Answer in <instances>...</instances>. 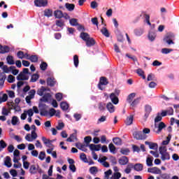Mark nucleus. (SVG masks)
I'll list each match as a JSON object with an SVG mask.
<instances>
[{
  "label": "nucleus",
  "instance_id": "nucleus-39",
  "mask_svg": "<svg viewBox=\"0 0 179 179\" xmlns=\"http://www.w3.org/2000/svg\"><path fill=\"white\" fill-rule=\"evenodd\" d=\"M44 16H46L47 17H51L52 16V10L51 9H45L44 10Z\"/></svg>",
  "mask_w": 179,
  "mask_h": 179
},
{
  "label": "nucleus",
  "instance_id": "nucleus-45",
  "mask_svg": "<svg viewBox=\"0 0 179 179\" xmlns=\"http://www.w3.org/2000/svg\"><path fill=\"white\" fill-rule=\"evenodd\" d=\"M57 82L55 81V79L54 78H48L47 80V83L48 86H54Z\"/></svg>",
  "mask_w": 179,
  "mask_h": 179
},
{
  "label": "nucleus",
  "instance_id": "nucleus-42",
  "mask_svg": "<svg viewBox=\"0 0 179 179\" xmlns=\"http://www.w3.org/2000/svg\"><path fill=\"white\" fill-rule=\"evenodd\" d=\"M73 62L74 66H76V68H78V66H79V57L77 55H75L73 56Z\"/></svg>",
  "mask_w": 179,
  "mask_h": 179
},
{
  "label": "nucleus",
  "instance_id": "nucleus-22",
  "mask_svg": "<svg viewBox=\"0 0 179 179\" xmlns=\"http://www.w3.org/2000/svg\"><path fill=\"white\" fill-rule=\"evenodd\" d=\"M132 122H134V115H130L127 117L125 124L126 125H132Z\"/></svg>",
  "mask_w": 179,
  "mask_h": 179
},
{
  "label": "nucleus",
  "instance_id": "nucleus-56",
  "mask_svg": "<svg viewBox=\"0 0 179 179\" xmlns=\"http://www.w3.org/2000/svg\"><path fill=\"white\" fill-rule=\"evenodd\" d=\"M8 100V95L6 94H3L2 97H0V104L1 103H5Z\"/></svg>",
  "mask_w": 179,
  "mask_h": 179
},
{
  "label": "nucleus",
  "instance_id": "nucleus-25",
  "mask_svg": "<svg viewBox=\"0 0 179 179\" xmlns=\"http://www.w3.org/2000/svg\"><path fill=\"white\" fill-rule=\"evenodd\" d=\"M54 15L57 19H61V18L64 17V13H62V11H61L59 10H55L54 12Z\"/></svg>",
  "mask_w": 179,
  "mask_h": 179
},
{
  "label": "nucleus",
  "instance_id": "nucleus-28",
  "mask_svg": "<svg viewBox=\"0 0 179 179\" xmlns=\"http://www.w3.org/2000/svg\"><path fill=\"white\" fill-rule=\"evenodd\" d=\"M132 169H134V164H129L124 169V173L129 174L132 171Z\"/></svg>",
  "mask_w": 179,
  "mask_h": 179
},
{
  "label": "nucleus",
  "instance_id": "nucleus-59",
  "mask_svg": "<svg viewBox=\"0 0 179 179\" xmlns=\"http://www.w3.org/2000/svg\"><path fill=\"white\" fill-rule=\"evenodd\" d=\"M44 159H45V152L44 151H42L39 153L38 159L44 160Z\"/></svg>",
  "mask_w": 179,
  "mask_h": 179
},
{
  "label": "nucleus",
  "instance_id": "nucleus-8",
  "mask_svg": "<svg viewBox=\"0 0 179 179\" xmlns=\"http://www.w3.org/2000/svg\"><path fill=\"white\" fill-rule=\"evenodd\" d=\"M174 109L173 108H169L167 110H162L161 115L162 117H166L167 115H173Z\"/></svg>",
  "mask_w": 179,
  "mask_h": 179
},
{
  "label": "nucleus",
  "instance_id": "nucleus-41",
  "mask_svg": "<svg viewBox=\"0 0 179 179\" xmlns=\"http://www.w3.org/2000/svg\"><path fill=\"white\" fill-rule=\"evenodd\" d=\"M6 79V76H5V74L1 73L0 74V86H3Z\"/></svg>",
  "mask_w": 179,
  "mask_h": 179
},
{
  "label": "nucleus",
  "instance_id": "nucleus-4",
  "mask_svg": "<svg viewBox=\"0 0 179 179\" xmlns=\"http://www.w3.org/2000/svg\"><path fill=\"white\" fill-rule=\"evenodd\" d=\"M155 132L157 134H160V132H162V131H163V129H164V128H166V124H164V122H161L159 123H155Z\"/></svg>",
  "mask_w": 179,
  "mask_h": 179
},
{
  "label": "nucleus",
  "instance_id": "nucleus-13",
  "mask_svg": "<svg viewBox=\"0 0 179 179\" xmlns=\"http://www.w3.org/2000/svg\"><path fill=\"white\" fill-rule=\"evenodd\" d=\"M89 148L90 150H92V152H94V151L99 152V150L101 149V144H99V145L90 144Z\"/></svg>",
  "mask_w": 179,
  "mask_h": 179
},
{
  "label": "nucleus",
  "instance_id": "nucleus-14",
  "mask_svg": "<svg viewBox=\"0 0 179 179\" xmlns=\"http://www.w3.org/2000/svg\"><path fill=\"white\" fill-rule=\"evenodd\" d=\"M13 162L14 163H17V162H19V160H20V157L19 156H20V151H19V150H15L14 152H13Z\"/></svg>",
  "mask_w": 179,
  "mask_h": 179
},
{
  "label": "nucleus",
  "instance_id": "nucleus-44",
  "mask_svg": "<svg viewBox=\"0 0 179 179\" xmlns=\"http://www.w3.org/2000/svg\"><path fill=\"white\" fill-rule=\"evenodd\" d=\"M11 124L13 125H17V124H19V117H17V116H13L12 117Z\"/></svg>",
  "mask_w": 179,
  "mask_h": 179
},
{
  "label": "nucleus",
  "instance_id": "nucleus-26",
  "mask_svg": "<svg viewBox=\"0 0 179 179\" xmlns=\"http://www.w3.org/2000/svg\"><path fill=\"white\" fill-rule=\"evenodd\" d=\"M80 37L86 42L90 38V35L86 32H83L80 34Z\"/></svg>",
  "mask_w": 179,
  "mask_h": 179
},
{
  "label": "nucleus",
  "instance_id": "nucleus-2",
  "mask_svg": "<svg viewBox=\"0 0 179 179\" xmlns=\"http://www.w3.org/2000/svg\"><path fill=\"white\" fill-rule=\"evenodd\" d=\"M36 138H38V136L35 131H31V134H27L25 136V139L27 142H33V141H36Z\"/></svg>",
  "mask_w": 179,
  "mask_h": 179
},
{
  "label": "nucleus",
  "instance_id": "nucleus-58",
  "mask_svg": "<svg viewBox=\"0 0 179 179\" xmlns=\"http://www.w3.org/2000/svg\"><path fill=\"white\" fill-rule=\"evenodd\" d=\"M75 139H76V136H75V134H71L66 141L67 142H75Z\"/></svg>",
  "mask_w": 179,
  "mask_h": 179
},
{
  "label": "nucleus",
  "instance_id": "nucleus-54",
  "mask_svg": "<svg viewBox=\"0 0 179 179\" xmlns=\"http://www.w3.org/2000/svg\"><path fill=\"white\" fill-rule=\"evenodd\" d=\"M36 171H37V168L36 167V165H31L29 169V173H31V174H35Z\"/></svg>",
  "mask_w": 179,
  "mask_h": 179
},
{
  "label": "nucleus",
  "instance_id": "nucleus-63",
  "mask_svg": "<svg viewBox=\"0 0 179 179\" xmlns=\"http://www.w3.org/2000/svg\"><path fill=\"white\" fill-rule=\"evenodd\" d=\"M55 98L57 100V101H61V100H62V98H63L62 93L56 94Z\"/></svg>",
  "mask_w": 179,
  "mask_h": 179
},
{
  "label": "nucleus",
  "instance_id": "nucleus-9",
  "mask_svg": "<svg viewBox=\"0 0 179 179\" xmlns=\"http://www.w3.org/2000/svg\"><path fill=\"white\" fill-rule=\"evenodd\" d=\"M129 162V159H128L127 157L125 156L120 157L118 160V163L119 164H120V166H126V164H128Z\"/></svg>",
  "mask_w": 179,
  "mask_h": 179
},
{
  "label": "nucleus",
  "instance_id": "nucleus-47",
  "mask_svg": "<svg viewBox=\"0 0 179 179\" xmlns=\"http://www.w3.org/2000/svg\"><path fill=\"white\" fill-rule=\"evenodd\" d=\"M7 144L3 140L0 141V152H2L5 148H6Z\"/></svg>",
  "mask_w": 179,
  "mask_h": 179
},
{
  "label": "nucleus",
  "instance_id": "nucleus-50",
  "mask_svg": "<svg viewBox=\"0 0 179 179\" xmlns=\"http://www.w3.org/2000/svg\"><path fill=\"white\" fill-rule=\"evenodd\" d=\"M162 117L163 116L162 115V113H158L155 119V124H157V122H160V121L163 119Z\"/></svg>",
  "mask_w": 179,
  "mask_h": 179
},
{
  "label": "nucleus",
  "instance_id": "nucleus-64",
  "mask_svg": "<svg viewBox=\"0 0 179 179\" xmlns=\"http://www.w3.org/2000/svg\"><path fill=\"white\" fill-rule=\"evenodd\" d=\"M162 179H170V175L169 173H162L161 174Z\"/></svg>",
  "mask_w": 179,
  "mask_h": 179
},
{
  "label": "nucleus",
  "instance_id": "nucleus-49",
  "mask_svg": "<svg viewBox=\"0 0 179 179\" xmlns=\"http://www.w3.org/2000/svg\"><path fill=\"white\" fill-rule=\"evenodd\" d=\"M113 141V143H115V145H120L122 144V141H121V138H114Z\"/></svg>",
  "mask_w": 179,
  "mask_h": 179
},
{
  "label": "nucleus",
  "instance_id": "nucleus-18",
  "mask_svg": "<svg viewBox=\"0 0 179 179\" xmlns=\"http://www.w3.org/2000/svg\"><path fill=\"white\" fill-rule=\"evenodd\" d=\"M85 43L87 47H93L96 44V41H94V38L90 37Z\"/></svg>",
  "mask_w": 179,
  "mask_h": 179
},
{
  "label": "nucleus",
  "instance_id": "nucleus-21",
  "mask_svg": "<svg viewBox=\"0 0 179 179\" xmlns=\"http://www.w3.org/2000/svg\"><path fill=\"white\" fill-rule=\"evenodd\" d=\"M106 108L109 113H114V111H115V106H114L111 102H109L106 105Z\"/></svg>",
  "mask_w": 179,
  "mask_h": 179
},
{
  "label": "nucleus",
  "instance_id": "nucleus-10",
  "mask_svg": "<svg viewBox=\"0 0 179 179\" xmlns=\"http://www.w3.org/2000/svg\"><path fill=\"white\" fill-rule=\"evenodd\" d=\"M2 71H3V74L5 73H10L13 69H15V66H11L8 67L7 65H4L1 67Z\"/></svg>",
  "mask_w": 179,
  "mask_h": 179
},
{
  "label": "nucleus",
  "instance_id": "nucleus-1",
  "mask_svg": "<svg viewBox=\"0 0 179 179\" xmlns=\"http://www.w3.org/2000/svg\"><path fill=\"white\" fill-rule=\"evenodd\" d=\"M159 153L161 155L162 160H170V154L167 152V148L166 147H160Z\"/></svg>",
  "mask_w": 179,
  "mask_h": 179
},
{
  "label": "nucleus",
  "instance_id": "nucleus-5",
  "mask_svg": "<svg viewBox=\"0 0 179 179\" xmlns=\"http://www.w3.org/2000/svg\"><path fill=\"white\" fill-rule=\"evenodd\" d=\"M34 5L39 8L45 7L48 5V0H35Z\"/></svg>",
  "mask_w": 179,
  "mask_h": 179
},
{
  "label": "nucleus",
  "instance_id": "nucleus-17",
  "mask_svg": "<svg viewBox=\"0 0 179 179\" xmlns=\"http://www.w3.org/2000/svg\"><path fill=\"white\" fill-rule=\"evenodd\" d=\"M145 145H148L150 149H152L153 150H157V148H158L157 143H156L145 141Z\"/></svg>",
  "mask_w": 179,
  "mask_h": 179
},
{
  "label": "nucleus",
  "instance_id": "nucleus-30",
  "mask_svg": "<svg viewBox=\"0 0 179 179\" xmlns=\"http://www.w3.org/2000/svg\"><path fill=\"white\" fill-rule=\"evenodd\" d=\"M141 101V97L135 99L132 102L130 103L131 107L134 108V107H136L138 104H139V102Z\"/></svg>",
  "mask_w": 179,
  "mask_h": 179
},
{
  "label": "nucleus",
  "instance_id": "nucleus-52",
  "mask_svg": "<svg viewBox=\"0 0 179 179\" xmlns=\"http://www.w3.org/2000/svg\"><path fill=\"white\" fill-rule=\"evenodd\" d=\"M80 160L84 162V163H87V157H86V154L81 153L80 155Z\"/></svg>",
  "mask_w": 179,
  "mask_h": 179
},
{
  "label": "nucleus",
  "instance_id": "nucleus-20",
  "mask_svg": "<svg viewBox=\"0 0 179 179\" xmlns=\"http://www.w3.org/2000/svg\"><path fill=\"white\" fill-rule=\"evenodd\" d=\"M146 164L148 167L153 166V157L148 155L146 159Z\"/></svg>",
  "mask_w": 179,
  "mask_h": 179
},
{
  "label": "nucleus",
  "instance_id": "nucleus-38",
  "mask_svg": "<svg viewBox=\"0 0 179 179\" xmlns=\"http://www.w3.org/2000/svg\"><path fill=\"white\" fill-rule=\"evenodd\" d=\"M60 107H61L62 110H63V111H66V110H68V108H69V105L66 102H62L60 103Z\"/></svg>",
  "mask_w": 179,
  "mask_h": 179
},
{
  "label": "nucleus",
  "instance_id": "nucleus-61",
  "mask_svg": "<svg viewBox=\"0 0 179 179\" xmlns=\"http://www.w3.org/2000/svg\"><path fill=\"white\" fill-rule=\"evenodd\" d=\"M70 24L71 26H78V20L75 19V18H73L71 20H70Z\"/></svg>",
  "mask_w": 179,
  "mask_h": 179
},
{
  "label": "nucleus",
  "instance_id": "nucleus-27",
  "mask_svg": "<svg viewBox=\"0 0 179 179\" xmlns=\"http://www.w3.org/2000/svg\"><path fill=\"white\" fill-rule=\"evenodd\" d=\"M136 96V93L133 92L130 94L128 95L127 99V101L129 103H131L134 101V99H135V96Z\"/></svg>",
  "mask_w": 179,
  "mask_h": 179
},
{
  "label": "nucleus",
  "instance_id": "nucleus-46",
  "mask_svg": "<svg viewBox=\"0 0 179 179\" xmlns=\"http://www.w3.org/2000/svg\"><path fill=\"white\" fill-rule=\"evenodd\" d=\"M104 174L105 176L103 177V179H108L110 178V176H111V174H113V171H111V169H109L107 171H106Z\"/></svg>",
  "mask_w": 179,
  "mask_h": 179
},
{
  "label": "nucleus",
  "instance_id": "nucleus-53",
  "mask_svg": "<svg viewBox=\"0 0 179 179\" xmlns=\"http://www.w3.org/2000/svg\"><path fill=\"white\" fill-rule=\"evenodd\" d=\"M173 49H170V48H162L161 52L162 54H170V52H172Z\"/></svg>",
  "mask_w": 179,
  "mask_h": 179
},
{
  "label": "nucleus",
  "instance_id": "nucleus-55",
  "mask_svg": "<svg viewBox=\"0 0 179 179\" xmlns=\"http://www.w3.org/2000/svg\"><path fill=\"white\" fill-rule=\"evenodd\" d=\"M120 177L121 173H114L110 177V179H120Z\"/></svg>",
  "mask_w": 179,
  "mask_h": 179
},
{
  "label": "nucleus",
  "instance_id": "nucleus-19",
  "mask_svg": "<svg viewBox=\"0 0 179 179\" xmlns=\"http://www.w3.org/2000/svg\"><path fill=\"white\" fill-rule=\"evenodd\" d=\"M50 91V89L45 88L44 87H41L38 91H37V94L38 96H43V94H45V92Z\"/></svg>",
  "mask_w": 179,
  "mask_h": 179
},
{
  "label": "nucleus",
  "instance_id": "nucleus-51",
  "mask_svg": "<svg viewBox=\"0 0 179 179\" xmlns=\"http://www.w3.org/2000/svg\"><path fill=\"white\" fill-rule=\"evenodd\" d=\"M134 34H136V36H142L143 34V29H136L134 30Z\"/></svg>",
  "mask_w": 179,
  "mask_h": 179
},
{
  "label": "nucleus",
  "instance_id": "nucleus-15",
  "mask_svg": "<svg viewBox=\"0 0 179 179\" xmlns=\"http://www.w3.org/2000/svg\"><path fill=\"white\" fill-rule=\"evenodd\" d=\"M148 173H151L152 174H162V170L157 167H153L148 169Z\"/></svg>",
  "mask_w": 179,
  "mask_h": 179
},
{
  "label": "nucleus",
  "instance_id": "nucleus-33",
  "mask_svg": "<svg viewBox=\"0 0 179 179\" xmlns=\"http://www.w3.org/2000/svg\"><path fill=\"white\" fill-rule=\"evenodd\" d=\"M148 38L150 41H155V38H156V33L150 31L148 34Z\"/></svg>",
  "mask_w": 179,
  "mask_h": 179
},
{
  "label": "nucleus",
  "instance_id": "nucleus-6",
  "mask_svg": "<svg viewBox=\"0 0 179 179\" xmlns=\"http://www.w3.org/2000/svg\"><path fill=\"white\" fill-rule=\"evenodd\" d=\"M36 94V90H31L29 92V95L26 96L25 98V100H26V102L28 103V104H30L31 103V100L34 99V96Z\"/></svg>",
  "mask_w": 179,
  "mask_h": 179
},
{
  "label": "nucleus",
  "instance_id": "nucleus-57",
  "mask_svg": "<svg viewBox=\"0 0 179 179\" xmlns=\"http://www.w3.org/2000/svg\"><path fill=\"white\" fill-rule=\"evenodd\" d=\"M17 56L18 58H20V59H23V58H24V52H23L22 50H20L17 52Z\"/></svg>",
  "mask_w": 179,
  "mask_h": 179
},
{
  "label": "nucleus",
  "instance_id": "nucleus-16",
  "mask_svg": "<svg viewBox=\"0 0 179 179\" xmlns=\"http://www.w3.org/2000/svg\"><path fill=\"white\" fill-rule=\"evenodd\" d=\"M17 80H29V76L27 74H24V73H20L17 76Z\"/></svg>",
  "mask_w": 179,
  "mask_h": 179
},
{
  "label": "nucleus",
  "instance_id": "nucleus-29",
  "mask_svg": "<svg viewBox=\"0 0 179 179\" xmlns=\"http://www.w3.org/2000/svg\"><path fill=\"white\" fill-rule=\"evenodd\" d=\"M10 49L8 46H2L0 45V54H5L9 52Z\"/></svg>",
  "mask_w": 179,
  "mask_h": 179
},
{
  "label": "nucleus",
  "instance_id": "nucleus-31",
  "mask_svg": "<svg viewBox=\"0 0 179 179\" xmlns=\"http://www.w3.org/2000/svg\"><path fill=\"white\" fill-rule=\"evenodd\" d=\"M10 162H11L10 157H6L4 160L5 166H6V167H8V168L12 167V163Z\"/></svg>",
  "mask_w": 179,
  "mask_h": 179
},
{
  "label": "nucleus",
  "instance_id": "nucleus-23",
  "mask_svg": "<svg viewBox=\"0 0 179 179\" xmlns=\"http://www.w3.org/2000/svg\"><path fill=\"white\" fill-rule=\"evenodd\" d=\"M50 99H51V94L47 93L43 95V98L41 99V101H43L44 103H48Z\"/></svg>",
  "mask_w": 179,
  "mask_h": 179
},
{
  "label": "nucleus",
  "instance_id": "nucleus-43",
  "mask_svg": "<svg viewBox=\"0 0 179 179\" xmlns=\"http://www.w3.org/2000/svg\"><path fill=\"white\" fill-rule=\"evenodd\" d=\"M6 61L9 65L15 64V60H13V57H12V56H8L6 58Z\"/></svg>",
  "mask_w": 179,
  "mask_h": 179
},
{
  "label": "nucleus",
  "instance_id": "nucleus-40",
  "mask_svg": "<svg viewBox=\"0 0 179 179\" xmlns=\"http://www.w3.org/2000/svg\"><path fill=\"white\" fill-rule=\"evenodd\" d=\"M101 32L105 37H110V32H108V29L107 28L103 27L101 29Z\"/></svg>",
  "mask_w": 179,
  "mask_h": 179
},
{
  "label": "nucleus",
  "instance_id": "nucleus-37",
  "mask_svg": "<svg viewBox=\"0 0 179 179\" xmlns=\"http://www.w3.org/2000/svg\"><path fill=\"white\" fill-rule=\"evenodd\" d=\"M65 6H66V9L69 10V12H72V10H73V9H75V4H73V3H66L65 4Z\"/></svg>",
  "mask_w": 179,
  "mask_h": 179
},
{
  "label": "nucleus",
  "instance_id": "nucleus-35",
  "mask_svg": "<svg viewBox=\"0 0 179 179\" xmlns=\"http://www.w3.org/2000/svg\"><path fill=\"white\" fill-rule=\"evenodd\" d=\"M134 138L136 139H143V136H142V132L141 131H136L133 134Z\"/></svg>",
  "mask_w": 179,
  "mask_h": 179
},
{
  "label": "nucleus",
  "instance_id": "nucleus-48",
  "mask_svg": "<svg viewBox=\"0 0 179 179\" xmlns=\"http://www.w3.org/2000/svg\"><path fill=\"white\" fill-rule=\"evenodd\" d=\"M109 150L110 153H113V155H115V146H114V144L110 143L109 144Z\"/></svg>",
  "mask_w": 179,
  "mask_h": 179
},
{
  "label": "nucleus",
  "instance_id": "nucleus-60",
  "mask_svg": "<svg viewBox=\"0 0 179 179\" xmlns=\"http://www.w3.org/2000/svg\"><path fill=\"white\" fill-rule=\"evenodd\" d=\"M38 78H40V77L38 76V74L32 75L31 78V82H33V83L37 82V80H38Z\"/></svg>",
  "mask_w": 179,
  "mask_h": 179
},
{
  "label": "nucleus",
  "instance_id": "nucleus-3",
  "mask_svg": "<svg viewBox=\"0 0 179 179\" xmlns=\"http://www.w3.org/2000/svg\"><path fill=\"white\" fill-rule=\"evenodd\" d=\"M118 94H120V90H115V93L110 94V99L113 104L118 103Z\"/></svg>",
  "mask_w": 179,
  "mask_h": 179
},
{
  "label": "nucleus",
  "instance_id": "nucleus-7",
  "mask_svg": "<svg viewBox=\"0 0 179 179\" xmlns=\"http://www.w3.org/2000/svg\"><path fill=\"white\" fill-rule=\"evenodd\" d=\"M68 162L69 164V169L72 171V173L76 172V166H75V161L71 158L68 159Z\"/></svg>",
  "mask_w": 179,
  "mask_h": 179
},
{
  "label": "nucleus",
  "instance_id": "nucleus-12",
  "mask_svg": "<svg viewBox=\"0 0 179 179\" xmlns=\"http://www.w3.org/2000/svg\"><path fill=\"white\" fill-rule=\"evenodd\" d=\"M42 141L47 148H51L52 146V140H50L44 136L42 137Z\"/></svg>",
  "mask_w": 179,
  "mask_h": 179
},
{
  "label": "nucleus",
  "instance_id": "nucleus-34",
  "mask_svg": "<svg viewBox=\"0 0 179 179\" xmlns=\"http://www.w3.org/2000/svg\"><path fill=\"white\" fill-rule=\"evenodd\" d=\"M164 38L167 40H174V38H176V35H174L173 33L169 32L165 36Z\"/></svg>",
  "mask_w": 179,
  "mask_h": 179
},
{
  "label": "nucleus",
  "instance_id": "nucleus-24",
  "mask_svg": "<svg viewBox=\"0 0 179 179\" xmlns=\"http://www.w3.org/2000/svg\"><path fill=\"white\" fill-rule=\"evenodd\" d=\"M145 116L146 117H149V114L152 113V106H150V105H145Z\"/></svg>",
  "mask_w": 179,
  "mask_h": 179
},
{
  "label": "nucleus",
  "instance_id": "nucleus-11",
  "mask_svg": "<svg viewBox=\"0 0 179 179\" xmlns=\"http://www.w3.org/2000/svg\"><path fill=\"white\" fill-rule=\"evenodd\" d=\"M106 86V85H108V81H107V78L106 77H101L99 84L98 85L99 89L100 90H103V88L101 87V85Z\"/></svg>",
  "mask_w": 179,
  "mask_h": 179
},
{
  "label": "nucleus",
  "instance_id": "nucleus-62",
  "mask_svg": "<svg viewBox=\"0 0 179 179\" xmlns=\"http://www.w3.org/2000/svg\"><path fill=\"white\" fill-rule=\"evenodd\" d=\"M29 59L31 62H37V61H38V57L37 55H32L29 57Z\"/></svg>",
  "mask_w": 179,
  "mask_h": 179
},
{
  "label": "nucleus",
  "instance_id": "nucleus-32",
  "mask_svg": "<svg viewBox=\"0 0 179 179\" xmlns=\"http://www.w3.org/2000/svg\"><path fill=\"white\" fill-rule=\"evenodd\" d=\"M133 169H134L136 171H142V170H143V165L142 164H136L134 165Z\"/></svg>",
  "mask_w": 179,
  "mask_h": 179
},
{
  "label": "nucleus",
  "instance_id": "nucleus-36",
  "mask_svg": "<svg viewBox=\"0 0 179 179\" xmlns=\"http://www.w3.org/2000/svg\"><path fill=\"white\" fill-rule=\"evenodd\" d=\"M136 73L138 75V76H141L143 78V79H146V76H145V71L142 70L141 69H138L136 70Z\"/></svg>",
  "mask_w": 179,
  "mask_h": 179
}]
</instances>
